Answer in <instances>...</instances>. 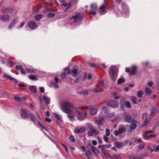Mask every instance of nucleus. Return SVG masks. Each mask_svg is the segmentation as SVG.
<instances>
[{
  "label": "nucleus",
  "instance_id": "1",
  "mask_svg": "<svg viewBox=\"0 0 159 159\" xmlns=\"http://www.w3.org/2000/svg\"><path fill=\"white\" fill-rule=\"evenodd\" d=\"M60 107L62 111L68 114L67 116L70 121H74L75 120L73 112L72 110L70 109L73 107V105L72 103L65 101L61 104Z\"/></svg>",
  "mask_w": 159,
  "mask_h": 159
},
{
  "label": "nucleus",
  "instance_id": "2",
  "mask_svg": "<svg viewBox=\"0 0 159 159\" xmlns=\"http://www.w3.org/2000/svg\"><path fill=\"white\" fill-rule=\"evenodd\" d=\"M118 72V68L116 66H111L109 73L111 75V79L114 82L116 81V77H115L114 75L117 74Z\"/></svg>",
  "mask_w": 159,
  "mask_h": 159
},
{
  "label": "nucleus",
  "instance_id": "3",
  "mask_svg": "<svg viewBox=\"0 0 159 159\" xmlns=\"http://www.w3.org/2000/svg\"><path fill=\"white\" fill-rule=\"evenodd\" d=\"M83 16V14L78 13L75 15L72 16L70 18V20H72L75 23L77 21L81 20Z\"/></svg>",
  "mask_w": 159,
  "mask_h": 159
},
{
  "label": "nucleus",
  "instance_id": "4",
  "mask_svg": "<svg viewBox=\"0 0 159 159\" xmlns=\"http://www.w3.org/2000/svg\"><path fill=\"white\" fill-rule=\"evenodd\" d=\"M158 111L159 112V105L157 104L153 107L152 109L151 110L150 116L151 117H153L156 115Z\"/></svg>",
  "mask_w": 159,
  "mask_h": 159
},
{
  "label": "nucleus",
  "instance_id": "5",
  "mask_svg": "<svg viewBox=\"0 0 159 159\" xmlns=\"http://www.w3.org/2000/svg\"><path fill=\"white\" fill-rule=\"evenodd\" d=\"M125 122L128 123L136 122L135 121L134 119L131 117V115L129 114H125Z\"/></svg>",
  "mask_w": 159,
  "mask_h": 159
},
{
  "label": "nucleus",
  "instance_id": "6",
  "mask_svg": "<svg viewBox=\"0 0 159 159\" xmlns=\"http://www.w3.org/2000/svg\"><path fill=\"white\" fill-rule=\"evenodd\" d=\"M108 106L113 108H116L119 106L118 102L114 100H111L109 101L107 103Z\"/></svg>",
  "mask_w": 159,
  "mask_h": 159
},
{
  "label": "nucleus",
  "instance_id": "7",
  "mask_svg": "<svg viewBox=\"0 0 159 159\" xmlns=\"http://www.w3.org/2000/svg\"><path fill=\"white\" fill-rule=\"evenodd\" d=\"M29 113L25 109H22L20 111V116L24 119H27L29 116Z\"/></svg>",
  "mask_w": 159,
  "mask_h": 159
},
{
  "label": "nucleus",
  "instance_id": "8",
  "mask_svg": "<svg viewBox=\"0 0 159 159\" xmlns=\"http://www.w3.org/2000/svg\"><path fill=\"white\" fill-rule=\"evenodd\" d=\"M147 114L146 113H144L142 116V118L143 120H145L144 123L142 124V126H144L148 124L151 119H147Z\"/></svg>",
  "mask_w": 159,
  "mask_h": 159
},
{
  "label": "nucleus",
  "instance_id": "9",
  "mask_svg": "<svg viewBox=\"0 0 159 159\" xmlns=\"http://www.w3.org/2000/svg\"><path fill=\"white\" fill-rule=\"evenodd\" d=\"M125 130V128L124 126L120 128L118 130H116L114 131V134L116 136L119 134L123 133Z\"/></svg>",
  "mask_w": 159,
  "mask_h": 159
},
{
  "label": "nucleus",
  "instance_id": "10",
  "mask_svg": "<svg viewBox=\"0 0 159 159\" xmlns=\"http://www.w3.org/2000/svg\"><path fill=\"white\" fill-rule=\"evenodd\" d=\"M89 113L90 114L92 115H95L97 114L98 112V109L96 108H93L91 106H89Z\"/></svg>",
  "mask_w": 159,
  "mask_h": 159
},
{
  "label": "nucleus",
  "instance_id": "11",
  "mask_svg": "<svg viewBox=\"0 0 159 159\" xmlns=\"http://www.w3.org/2000/svg\"><path fill=\"white\" fill-rule=\"evenodd\" d=\"M0 20L3 22H8L9 20V16L8 15H2L0 16Z\"/></svg>",
  "mask_w": 159,
  "mask_h": 159
},
{
  "label": "nucleus",
  "instance_id": "12",
  "mask_svg": "<svg viewBox=\"0 0 159 159\" xmlns=\"http://www.w3.org/2000/svg\"><path fill=\"white\" fill-rule=\"evenodd\" d=\"M107 1V0H104V3L99 8L101 10V12L100 13L101 15H103L106 13L105 9L106 7V3Z\"/></svg>",
  "mask_w": 159,
  "mask_h": 159
},
{
  "label": "nucleus",
  "instance_id": "13",
  "mask_svg": "<svg viewBox=\"0 0 159 159\" xmlns=\"http://www.w3.org/2000/svg\"><path fill=\"white\" fill-rule=\"evenodd\" d=\"M60 1L61 3V4L62 5L64 6L65 7H67V8L65 10V11H66V10H67L69 8L71 4V2H68V3H67L66 2L65 0H59Z\"/></svg>",
  "mask_w": 159,
  "mask_h": 159
},
{
  "label": "nucleus",
  "instance_id": "14",
  "mask_svg": "<svg viewBox=\"0 0 159 159\" xmlns=\"http://www.w3.org/2000/svg\"><path fill=\"white\" fill-rule=\"evenodd\" d=\"M28 26L31 29L34 30L36 28L37 24L35 22L31 21L28 23Z\"/></svg>",
  "mask_w": 159,
  "mask_h": 159
},
{
  "label": "nucleus",
  "instance_id": "15",
  "mask_svg": "<svg viewBox=\"0 0 159 159\" xmlns=\"http://www.w3.org/2000/svg\"><path fill=\"white\" fill-rule=\"evenodd\" d=\"M18 17H15L13 19L11 22L8 28L9 29H11L15 25L16 23L18 20Z\"/></svg>",
  "mask_w": 159,
  "mask_h": 159
},
{
  "label": "nucleus",
  "instance_id": "16",
  "mask_svg": "<svg viewBox=\"0 0 159 159\" xmlns=\"http://www.w3.org/2000/svg\"><path fill=\"white\" fill-rule=\"evenodd\" d=\"M13 9L10 8H6L2 10L3 13H7L8 14H11L13 11Z\"/></svg>",
  "mask_w": 159,
  "mask_h": 159
},
{
  "label": "nucleus",
  "instance_id": "17",
  "mask_svg": "<svg viewBox=\"0 0 159 159\" xmlns=\"http://www.w3.org/2000/svg\"><path fill=\"white\" fill-rule=\"evenodd\" d=\"M87 115V113L86 112L84 115H81V116H78L77 119L80 121H83L85 120Z\"/></svg>",
  "mask_w": 159,
  "mask_h": 159
},
{
  "label": "nucleus",
  "instance_id": "18",
  "mask_svg": "<svg viewBox=\"0 0 159 159\" xmlns=\"http://www.w3.org/2000/svg\"><path fill=\"white\" fill-rule=\"evenodd\" d=\"M45 103L47 105H48L50 104V98L47 96L45 95H43L42 97Z\"/></svg>",
  "mask_w": 159,
  "mask_h": 159
},
{
  "label": "nucleus",
  "instance_id": "19",
  "mask_svg": "<svg viewBox=\"0 0 159 159\" xmlns=\"http://www.w3.org/2000/svg\"><path fill=\"white\" fill-rule=\"evenodd\" d=\"M85 129L84 127H82L80 128H77L75 129V133H83L85 132Z\"/></svg>",
  "mask_w": 159,
  "mask_h": 159
},
{
  "label": "nucleus",
  "instance_id": "20",
  "mask_svg": "<svg viewBox=\"0 0 159 159\" xmlns=\"http://www.w3.org/2000/svg\"><path fill=\"white\" fill-rule=\"evenodd\" d=\"M16 70H20L22 74H26V72L25 70L24 69L23 67L21 66H16Z\"/></svg>",
  "mask_w": 159,
  "mask_h": 159
},
{
  "label": "nucleus",
  "instance_id": "21",
  "mask_svg": "<svg viewBox=\"0 0 159 159\" xmlns=\"http://www.w3.org/2000/svg\"><path fill=\"white\" fill-rule=\"evenodd\" d=\"M137 67L135 66H133L131 68V70L130 72L129 73V74L131 75H134L135 74L136 71Z\"/></svg>",
  "mask_w": 159,
  "mask_h": 159
},
{
  "label": "nucleus",
  "instance_id": "22",
  "mask_svg": "<svg viewBox=\"0 0 159 159\" xmlns=\"http://www.w3.org/2000/svg\"><path fill=\"white\" fill-rule=\"evenodd\" d=\"M115 144L116 148H120L124 146V143L123 142H117L115 143Z\"/></svg>",
  "mask_w": 159,
  "mask_h": 159
},
{
  "label": "nucleus",
  "instance_id": "23",
  "mask_svg": "<svg viewBox=\"0 0 159 159\" xmlns=\"http://www.w3.org/2000/svg\"><path fill=\"white\" fill-rule=\"evenodd\" d=\"M49 86L51 87H52L54 89H57L59 88L58 83L52 82L49 84Z\"/></svg>",
  "mask_w": 159,
  "mask_h": 159
},
{
  "label": "nucleus",
  "instance_id": "24",
  "mask_svg": "<svg viewBox=\"0 0 159 159\" xmlns=\"http://www.w3.org/2000/svg\"><path fill=\"white\" fill-rule=\"evenodd\" d=\"M3 77L4 78H7V79L10 80L11 81H13V80L16 81V80L15 79L13 78L11 76H9V75H8L6 74H5L3 75Z\"/></svg>",
  "mask_w": 159,
  "mask_h": 159
},
{
  "label": "nucleus",
  "instance_id": "25",
  "mask_svg": "<svg viewBox=\"0 0 159 159\" xmlns=\"http://www.w3.org/2000/svg\"><path fill=\"white\" fill-rule=\"evenodd\" d=\"M91 150L93 153L96 155H98L99 152L98 149L94 146H92L91 148Z\"/></svg>",
  "mask_w": 159,
  "mask_h": 159
},
{
  "label": "nucleus",
  "instance_id": "26",
  "mask_svg": "<svg viewBox=\"0 0 159 159\" xmlns=\"http://www.w3.org/2000/svg\"><path fill=\"white\" fill-rule=\"evenodd\" d=\"M143 138L144 139H148L149 138H152L153 137H155L156 136V135L155 134H150L149 136L147 135L146 134H145L143 135Z\"/></svg>",
  "mask_w": 159,
  "mask_h": 159
},
{
  "label": "nucleus",
  "instance_id": "27",
  "mask_svg": "<svg viewBox=\"0 0 159 159\" xmlns=\"http://www.w3.org/2000/svg\"><path fill=\"white\" fill-rule=\"evenodd\" d=\"M125 78L123 77H121L117 80V83L118 84H120L124 83L125 82Z\"/></svg>",
  "mask_w": 159,
  "mask_h": 159
},
{
  "label": "nucleus",
  "instance_id": "28",
  "mask_svg": "<svg viewBox=\"0 0 159 159\" xmlns=\"http://www.w3.org/2000/svg\"><path fill=\"white\" fill-rule=\"evenodd\" d=\"M93 91L94 92H102L103 91V89L101 88H96L93 89Z\"/></svg>",
  "mask_w": 159,
  "mask_h": 159
},
{
  "label": "nucleus",
  "instance_id": "29",
  "mask_svg": "<svg viewBox=\"0 0 159 159\" xmlns=\"http://www.w3.org/2000/svg\"><path fill=\"white\" fill-rule=\"evenodd\" d=\"M131 99L132 101V102L134 104H136L137 103V99L135 96H132L131 97Z\"/></svg>",
  "mask_w": 159,
  "mask_h": 159
},
{
  "label": "nucleus",
  "instance_id": "30",
  "mask_svg": "<svg viewBox=\"0 0 159 159\" xmlns=\"http://www.w3.org/2000/svg\"><path fill=\"white\" fill-rule=\"evenodd\" d=\"M39 9L37 7H34L33 8L32 12L34 14L37 13L39 11Z\"/></svg>",
  "mask_w": 159,
  "mask_h": 159
},
{
  "label": "nucleus",
  "instance_id": "31",
  "mask_svg": "<svg viewBox=\"0 0 159 159\" xmlns=\"http://www.w3.org/2000/svg\"><path fill=\"white\" fill-rule=\"evenodd\" d=\"M74 109L75 110V112L76 113L78 114V115H83V112L82 111H80L79 109V108H77L76 107H75L74 108Z\"/></svg>",
  "mask_w": 159,
  "mask_h": 159
},
{
  "label": "nucleus",
  "instance_id": "32",
  "mask_svg": "<svg viewBox=\"0 0 159 159\" xmlns=\"http://www.w3.org/2000/svg\"><path fill=\"white\" fill-rule=\"evenodd\" d=\"M26 71L28 72H33V73H35L37 71V70L35 69H29V68H27L26 69Z\"/></svg>",
  "mask_w": 159,
  "mask_h": 159
},
{
  "label": "nucleus",
  "instance_id": "33",
  "mask_svg": "<svg viewBox=\"0 0 159 159\" xmlns=\"http://www.w3.org/2000/svg\"><path fill=\"white\" fill-rule=\"evenodd\" d=\"M85 154L86 157L89 158L90 157L91 155V152L89 150H87L85 152Z\"/></svg>",
  "mask_w": 159,
  "mask_h": 159
},
{
  "label": "nucleus",
  "instance_id": "34",
  "mask_svg": "<svg viewBox=\"0 0 159 159\" xmlns=\"http://www.w3.org/2000/svg\"><path fill=\"white\" fill-rule=\"evenodd\" d=\"M30 88L31 91L33 93H36L37 92V89L34 86L32 85L30 86Z\"/></svg>",
  "mask_w": 159,
  "mask_h": 159
},
{
  "label": "nucleus",
  "instance_id": "35",
  "mask_svg": "<svg viewBox=\"0 0 159 159\" xmlns=\"http://www.w3.org/2000/svg\"><path fill=\"white\" fill-rule=\"evenodd\" d=\"M90 7L91 9L94 10H96L97 8V5L95 3H93L91 4Z\"/></svg>",
  "mask_w": 159,
  "mask_h": 159
},
{
  "label": "nucleus",
  "instance_id": "36",
  "mask_svg": "<svg viewBox=\"0 0 159 159\" xmlns=\"http://www.w3.org/2000/svg\"><path fill=\"white\" fill-rule=\"evenodd\" d=\"M90 106H80L78 107V108L80 110H84V109H88L89 108Z\"/></svg>",
  "mask_w": 159,
  "mask_h": 159
},
{
  "label": "nucleus",
  "instance_id": "37",
  "mask_svg": "<svg viewBox=\"0 0 159 159\" xmlns=\"http://www.w3.org/2000/svg\"><path fill=\"white\" fill-rule=\"evenodd\" d=\"M144 94V92L142 90H140L138 92L137 95L139 98H141Z\"/></svg>",
  "mask_w": 159,
  "mask_h": 159
},
{
  "label": "nucleus",
  "instance_id": "38",
  "mask_svg": "<svg viewBox=\"0 0 159 159\" xmlns=\"http://www.w3.org/2000/svg\"><path fill=\"white\" fill-rule=\"evenodd\" d=\"M72 73H73V76L74 77H76L77 76V70L76 69H74L72 70Z\"/></svg>",
  "mask_w": 159,
  "mask_h": 159
},
{
  "label": "nucleus",
  "instance_id": "39",
  "mask_svg": "<svg viewBox=\"0 0 159 159\" xmlns=\"http://www.w3.org/2000/svg\"><path fill=\"white\" fill-rule=\"evenodd\" d=\"M145 92L146 93L148 94H150L152 93V90L148 87H146Z\"/></svg>",
  "mask_w": 159,
  "mask_h": 159
},
{
  "label": "nucleus",
  "instance_id": "40",
  "mask_svg": "<svg viewBox=\"0 0 159 159\" xmlns=\"http://www.w3.org/2000/svg\"><path fill=\"white\" fill-rule=\"evenodd\" d=\"M137 126V125L135 123H133L131 125L130 128L131 130H133L136 128Z\"/></svg>",
  "mask_w": 159,
  "mask_h": 159
},
{
  "label": "nucleus",
  "instance_id": "41",
  "mask_svg": "<svg viewBox=\"0 0 159 159\" xmlns=\"http://www.w3.org/2000/svg\"><path fill=\"white\" fill-rule=\"evenodd\" d=\"M54 116L59 122H61V119L59 116L56 113H54Z\"/></svg>",
  "mask_w": 159,
  "mask_h": 159
},
{
  "label": "nucleus",
  "instance_id": "42",
  "mask_svg": "<svg viewBox=\"0 0 159 159\" xmlns=\"http://www.w3.org/2000/svg\"><path fill=\"white\" fill-rule=\"evenodd\" d=\"M98 84L99 86H101L102 87H104V82L103 80H99L98 82Z\"/></svg>",
  "mask_w": 159,
  "mask_h": 159
},
{
  "label": "nucleus",
  "instance_id": "43",
  "mask_svg": "<svg viewBox=\"0 0 159 159\" xmlns=\"http://www.w3.org/2000/svg\"><path fill=\"white\" fill-rule=\"evenodd\" d=\"M29 78L32 80H37V77L33 75H30L29 77Z\"/></svg>",
  "mask_w": 159,
  "mask_h": 159
},
{
  "label": "nucleus",
  "instance_id": "44",
  "mask_svg": "<svg viewBox=\"0 0 159 159\" xmlns=\"http://www.w3.org/2000/svg\"><path fill=\"white\" fill-rule=\"evenodd\" d=\"M125 105L128 108H130L131 107L130 103L129 101H126L125 102Z\"/></svg>",
  "mask_w": 159,
  "mask_h": 159
},
{
  "label": "nucleus",
  "instance_id": "45",
  "mask_svg": "<svg viewBox=\"0 0 159 159\" xmlns=\"http://www.w3.org/2000/svg\"><path fill=\"white\" fill-rule=\"evenodd\" d=\"M90 130H91V131H92L93 133L96 134H98L99 133L98 131L94 128L93 127V129H91Z\"/></svg>",
  "mask_w": 159,
  "mask_h": 159
},
{
  "label": "nucleus",
  "instance_id": "46",
  "mask_svg": "<svg viewBox=\"0 0 159 159\" xmlns=\"http://www.w3.org/2000/svg\"><path fill=\"white\" fill-rule=\"evenodd\" d=\"M55 15V14L52 13H50L47 15V17L48 18H52L54 17Z\"/></svg>",
  "mask_w": 159,
  "mask_h": 159
},
{
  "label": "nucleus",
  "instance_id": "47",
  "mask_svg": "<svg viewBox=\"0 0 159 159\" xmlns=\"http://www.w3.org/2000/svg\"><path fill=\"white\" fill-rule=\"evenodd\" d=\"M35 17L36 19L37 20H38L41 19L42 18V16L41 15H36Z\"/></svg>",
  "mask_w": 159,
  "mask_h": 159
},
{
  "label": "nucleus",
  "instance_id": "48",
  "mask_svg": "<svg viewBox=\"0 0 159 159\" xmlns=\"http://www.w3.org/2000/svg\"><path fill=\"white\" fill-rule=\"evenodd\" d=\"M103 123L102 121H101L99 120H96L95 121V124L96 125H102Z\"/></svg>",
  "mask_w": 159,
  "mask_h": 159
},
{
  "label": "nucleus",
  "instance_id": "49",
  "mask_svg": "<svg viewBox=\"0 0 159 159\" xmlns=\"http://www.w3.org/2000/svg\"><path fill=\"white\" fill-rule=\"evenodd\" d=\"M29 116H30V118L33 121H34L35 120V117L33 115L31 114V113H29Z\"/></svg>",
  "mask_w": 159,
  "mask_h": 159
},
{
  "label": "nucleus",
  "instance_id": "50",
  "mask_svg": "<svg viewBox=\"0 0 159 159\" xmlns=\"http://www.w3.org/2000/svg\"><path fill=\"white\" fill-rule=\"evenodd\" d=\"M129 159H142L141 158H137L133 155L129 156Z\"/></svg>",
  "mask_w": 159,
  "mask_h": 159
},
{
  "label": "nucleus",
  "instance_id": "51",
  "mask_svg": "<svg viewBox=\"0 0 159 159\" xmlns=\"http://www.w3.org/2000/svg\"><path fill=\"white\" fill-rule=\"evenodd\" d=\"M87 126L88 127V128L90 130L91 129H93V125L90 123H88L87 124Z\"/></svg>",
  "mask_w": 159,
  "mask_h": 159
},
{
  "label": "nucleus",
  "instance_id": "52",
  "mask_svg": "<svg viewBox=\"0 0 159 159\" xmlns=\"http://www.w3.org/2000/svg\"><path fill=\"white\" fill-rule=\"evenodd\" d=\"M69 139L70 141L73 142H75V138H74L73 136L71 135H70L69 138Z\"/></svg>",
  "mask_w": 159,
  "mask_h": 159
},
{
  "label": "nucleus",
  "instance_id": "53",
  "mask_svg": "<svg viewBox=\"0 0 159 159\" xmlns=\"http://www.w3.org/2000/svg\"><path fill=\"white\" fill-rule=\"evenodd\" d=\"M106 133L105 135L107 136H109L110 134L109 131V130L108 129H106Z\"/></svg>",
  "mask_w": 159,
  "mask_h": 159
},
{
  "label": "nucleus",
  "instance_id": "54",
  "mask_svg": "<svg viewBox=\"0 0 159 159\" xmlns=\"http://www.w3.org/2000/svg\"><path fill=\"white\" fill-rule=\"evenodd\" d=\"M107 136L104 135L103 137V140L106 142H108V137Z\"/></svg>",
  "mask_w": 159,
  "mask_h": 159
},
{
  "label": "nucleus",
  "instance_id": "55",
  "mask_svg": "<svg viewBox=\"0 0 159 159\" xmlns=\"http://www.w3.org/2000/svg\"><path fill=\"white\" fill-rule=\"evenodd\" d=\"M25 23V21L22 22L20 25L18 26V28H22L23 26L24 25Z\"/></svg>",
  "mask_w": 159,
  "mask_h": 159
},
{
  "label": "nucleus",
  "instance_id": "56",
  "mask_svg": "<svg viewBox=\"0 0 159 159\" xmlns=\"http://www.w3.org/2000/svg\"><path fill=\"white\" fill-rule=\"evenodd\" d=\"M99 120L103 122L104 120V117L103 116H99Z\"/></svg>",
  "mask_w": 159,
  "mask_h": 159
},
{
  "label": "nucleus",
  "instance_id": "57",
  "mask_svg": "<svg viewBox=\"0 0 159 159\" xmlns=\"http://www.w3.org/2000/svg\"><path fill=\"white\" fill-rule=\"evenodd\" d=\"M88 135L90 136H92L94 134L92 131H89L88 132Z\"/></svg>",
  "mask_w": 159,
  "mask_h": 159
},
{
  "label": "nucleus",
  "instance_id": "58",
  "mask_svg": "<svg viewBox=\"0 0 159 159\" xmlns=\"http://www.w3.org/2000/svg\"><path fill=\"white\" fill-rule=\"evenodd\" d=\"M61 77L62 78H65L66 76V75L65 73L63 72L61 74Z\"/></svg>",
  "mask_w": 159,
  "mask_h": 159
},
{
  "label": "nucleus",
  "instance_id": "59",
  "mask_svg": "<svg viewBox=\"0 0 159 159\" xmlns=\"http://www.w3.org/2000/svg\"><path fill=\"white\" fill-rule=\"evenodd\" d=\"M90 13L93 15H95L96 14V12L95 11L93 10H91L89 12Z\"/></svg>",
  "mask_w": 159,
  "mask_h": 159
},
{
  "label": "nucleus",
  "instance_id": "60",
  "mask_svg": "<svg viewBox=\"0 0 159 159\" xmlns=\"http://www.w3.org/2000/svg\"><path fill=\"white\" fill-rule=\"evenodd\" d=\"M89 66L91 67H96L98 66L94 64L90 63L89 64Z\"/></svg>",
  "mask_w": 159,
  "mask_h": 159
},
{
  "label": "nucleus",
  "instance_id": "61",
  "mask_svg": "<svg viewBox=\"0 0 159 159\" xmlns=\"http://www.w3.org/2000/svg\"><path fill=\"white\" fill-rule=\"evenodd\" d=\"M13 62L12 61H8V63L9 64V66H12L13 65Z\"/></svg>",
  "mask_w": 159,
  "mask_h": 159
},
{
  "label": "nucleus",
  "instance_id": "62",
  "mask_svg": "<svg viewBox=\"0 0 159 159\" xmlns=\"http://www.w3.org/2000/svg\"><path fill=\"white\" fill-rule=\"evenodd\" d=\"M45 120L46 121L48 122H50L51 121V120L50 118L48 117L45 118Z\"/></svg>",
  "mask_w": 159,
  "mask_h": 159
},
{
  "label": "nucleus",
  "instance_id": "63",
  "mask_svg": "<svg viewBox=\"0 0 159 159\" xmlns=\"http://www.w3.org/2000/svg\"><path fill=\"white\" fill-rule=\"evenodd\" d=\"M40 91L41 92L43 93L44 91V89L43 87H41L40 88Z\"/></svg>",
  "mask_w": 159,
  "mask_h": 159
},
{
  "label": "nucleus",
  "instance_id": "64",
  "mask_svg": "<svg viewBox=\"0 0 159 159\" xmlns=\"http://www.w3.org/2000/svg\"><path fill=\"white\" fill-rule=\"evenodd\" d=\"M159 150V144L158 145L156 148H154V151L155 152H157Z\"/></svg>",
  "mask_w": 159,
  "mask_h": 159
}]
</instances>
